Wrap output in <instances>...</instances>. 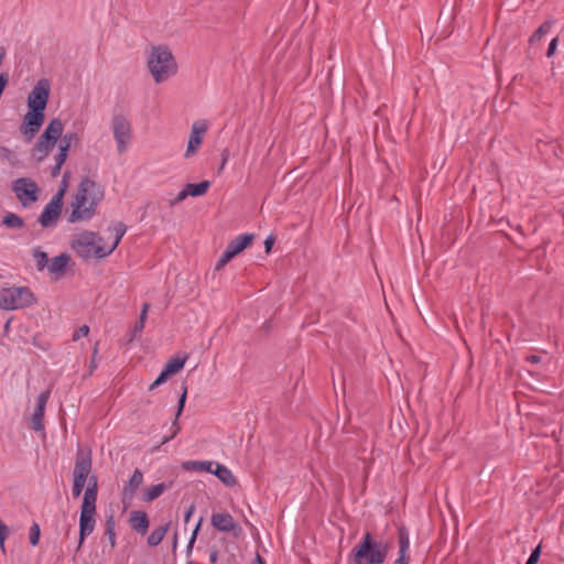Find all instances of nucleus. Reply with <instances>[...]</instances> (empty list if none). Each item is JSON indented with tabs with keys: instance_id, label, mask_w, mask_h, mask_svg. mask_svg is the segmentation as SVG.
<instances>
[{
	"instance_id": "1",
	"label": "nucleus",
	"mask_w": 564,
	"mask_h": 564,
	"mask_svg": "<svg viewBox=\"0 0 564 564\" xmlns=\"http://www.w3.org/2000/svg\"><path fill=\"white\" fill-rule=\"evenodd\" d=\"M90 473L91 454L88 451L79 449L76 455L73 471V496L78 498L82 495L87 480L88 484L80 506L78 547H80L85 539L94 532L96 525L98 485L96 477L90 476Z\"/></svg>"
},
{
	"instance_id": "2",
	"label": "nucleus",
	"mask_w": 564,
	"mask_h": 564,
	"mask_svg": "<svg viewBox=\"0 0 564 564\" xmlns=\"http://www.w3.org/2000/svg\"><path fill=\"white\" fill-rule=\"evenodd\" d=\"M63 121L59 118L52 119L37 139L31 152L32 158L35 161L42 162L48 156L59 140L57 144V153L54 156L55 164L51 171L53 177H56L59 174L62 166L66 162L69 149L79 144V137L77 132L68 131L65 134H63Z\"/></svg>"
},
{
	"instance_id": "3",
	"label": "nucleus",
	"mask_w": 564,
	"mask_h": 564,
	"mask_svg": "<svg viewBox=\"0 0 564 564\" xmlns=\"http://www.w3.org/2000/svg\"><path fill=\"white\" fill-rule=\"evenodd\" d=\"M126 230V225L122 223H118L112 228H109V242H106L105 238L98 236L96 232L83 231L74 238L72 247L76 253L84 259H101L109 256L117 248Z\"/></svg>"
},
{
	"instance_id": "4",
	"label": "nucleus",
	"mask_w": 564,
	"mask_h": 564,
	"mask_svg": "<svg viewBox=\"0 0 564 564\" xmlns=\"http://www.w3.org/2000/svg\"><path fill=\"white\" fill-rule=\"evenodd\" d=\"M105 193L102 186L90 180H82L69 205V223L86 221L94 217L97 206L104 199Z\"/></svg>"
},
{
	"instance_id": "5",
	"label": "nucleus",
	"mask_w": 564,
	"mask_h": 564,
	"mask_svg": "<svg viewBox=\"0 0 564 564\" xmlns=\"http://www.w3.org/2000/svg\"><path fill=\"white\" fill-rule=\"evenodd\" d=\"M147 69L156 85L169 82L178 72V64L167 44L151 45L145 54Z\"/></svg>"
},
{
	"instance_id": "6",
	"label": "nucleus",
	"mask_w": 564,
	"mask_h": 564,
	"mask_svg": "<svg viewBox=\"0 0 564 564\" xmlns=\"http://www.w3.org/2000/svg\"><path fill=\"white\" fill-rule=\"evenodd\" d=\"M389 553V545L373 540L367 532L362 541L352 550L355 564H383Z\"/></svg>"
},
{
	"instance_id": "7",
	"label": "nucleus",
	"mask_w": 564,
	"mask_h": 564,
	"mask_svg": "<svg viewBox=\"0 0 564 564\" xmlns=\"http://www.w3.org/2000/svg\"><path fill=\"white\" fill-rule=\"evenodd\" d=\"M36 297L28 286L9 285L0 289V308L7 311L29 307Z\"/></svg>"
},
{
	"instance_id": "8",
	"label": "nucleus",
	"mask_w": 564,
	"mask_h": 564,
	"mask_svg": "<svg viewBox=\"0 0 564 564\" xmlns=\"http://www.w3.org/2000/svg\"><path fill=\"white\" fill-rule=\"evenodd\" d=\"M111 130L119 154H123L132 143V126L123 115H115L111 119Z\"/></svg>"
},
{
	"instance_id": "9",
	"label": "nucleus",
	"mask_w": 564,
	"mask_h": 564,
	"mask_svg": "<svg viewBox=\"0 0 564 564\" xmlns=\"http://www.w3.org/2000/svg\"><path fill=\"white\" fill-rule=\"evenodd\" d=\"M208 129L209 122L206 119H198L192 123L186 150L184 152L185 159H191L198 152L208 132Z\"/></svg>"
},
{
	"instance_id": "10",
	"label": "nucleus",
	"mask_w": 564,
	"mask_h": 564,
	"mask_svg": "<svg viewBox=\"0 0 564 564\" xmlns=\"http://www.w3.org/2000/svg\"><path fill=\"white\" fill-rule=\"evenodd\" d=\"M12 191L18 200L28 207L35 203L39 197L40 188L37 184L29 177H20L12 183Z\"/></svg>"
},
{
	"instance_id": "11",
	"label": "nucleus",
	"mask_w": 564,
	"mask_h": 564,
	"mask_svg": "<svg viewBox=\"0 0 564 564\" xmlns=\"http://www.w3.org/2000/svg\"><path fill=\"white\" fill-rule=\"evenodd\" d=\"M51 85L46 78L36 82L26 100L28 109L45 111L50 98Z\"/></svg>"
},
{
	"instance_id": "12",
	"label": "nucleus",
	"mask_w": 564,
	"mask_h": 564,
	"mask_svg": "<svg viewBox=\"0 0 564 564\" xmlns=\"http://www.w3.org/2000/svg\"><path fill=\"white\" fill-rule=\"evenodd\" d=\"M63 196L64 188L59 189L44 207L39 219L43 227H50L57 221L63 206Z\"/></svg>"
},
{
	"instance_id": "13",
	"label": "nucleus",
	"mask_w": 564,
	"mask_h": 564,
	"mask_svg": "<svg viewBox=\"0 0 564 564\" xmlns=\"http://www.w3.org/2000/svg\"><path fill=\"white\" fill-rule=\"evenodd\" d=\"M45 119V113L39 110L28 109L23 117L22 124L20 127L21 133L28 141H31L34 135L40 131Z\"/></svg>"
},
{
	"instance_id": "14",
	"label": "nucleus",
	"mask_w": 564,
	"mask_h": 564,
	"mask_svg": "<svg viewBox=\"0 0 564 564\" xmlns=\"http://www.w3.org/2000/svg\"><path fill=\"white\" fill-rule=\"evenodd\" d=\"M212 525L221 532H236L240 531V527L235 521L231 514L227 512H217L212 516Z\"/></svg>"
},
{
	"instance_id": "15",
	"label": "nucleus",
	"mask_w": 564,
	"mask_h": 564,
	"mask_svg": "<svg viewBox=\"0 0 564 564\" xmlns=\"http://www.w3.org/2000/svg\"><path fill=\"white\" fill-rule=\"evenodd\" d=\"M48 398H50V391L46 390V391L40 393L36 399V405H35V409H34V412H33L32 419H31L32 429L35 431H41L44 427L43 417H44L45 406L48 401Z\"/></svg>"
},
{
	"instance_id": "16",
	"label": "nucleus",
	"mask_w": 564,
	"mask_h": 564,
	"mask_svg": "<svg viewBox=\"0 0 564 564\" xmlns=\"http://www.w3.org/2000/svg\"><path fill=\"white\" fill-rule=\"evenodd\" d=\"M254 235L243 234L234 238L226 247V250L235 258L241 253L253 241Z\"/></svg>"
},
{
	"instance_id": "17",
	"label": "nucleus",
	"mask_w": 564,
	"mask_h": 564,
	"mask_svg": "<svg viewBox=\"0 0 564 564\" xmlns=\"http://www.w3.org/2000/svg\"><path fill=\"white\" fill-rule=\"evenodd\" d=\"M186 360H187V356L186 355H184V356H175V357L171 358L166 362V365L163 368V370L161 371V373L166 379H169L170 377L176 375L177 372H180L184 368Z\"/></svg>"
},
{
	"instance_id": "18",
	"label": "nucleus",
	"mask_w": 564,
	"mask_h": 564,
	"mask_svg": "<svg viewBox=\"0 0 564 564\" xmlns=\"http://www.w3.org/2000/svg\"><path fill=\"white\" fill-rule=\"evenodd\" d=\"M214 467L212 468L210 474L217 476V478L228 487H232L236 485V478L225 465L219 463H214Z\"/></svg>"
},
{
	"instance_id": "19",
	"label": "nucleus",
	"mask_w": 564,
	"mask_h": 564,
	"mask_svg": "<svg viewBox=\"0 0 564 564\" xmlns=\"http://www.w3.org/2000/svg\"><path fill=\"white\" fill-rule=\"evenodd\" d=\"M149 519L143 511H132L130 514L131 528L138 533L144 534L149 528Z\"/></svg>"
},
{
	"instance_id": "20",
	"label": "nucleus",
	"mask_w": 564,
	"mask_h": 564,
	"mask_svg": "<svg viewBox=\"0 0 564 564\" xmlns=\"http://www.w3.org/2000/svg\"><path fill=\"white\" fill-rule=\"evenodd\" d=\"M68 256L65 253H62L52 260H50V263L47 265L48 272L53 274L55 278H59L64 274L65 269L68 263Z\"/></svg>"
},
{
	"instance_id": "21",
	"label": "nucleus",
	"mask_w": 564,
	"mask_h": 564,
	"mask_svg": "<svg viewBox=\"0 0 564 564\" xmlns=\"http://www.w3.org/2000/svg\"><path fill=\"white\" fill-rule=\"evenodd\" d=\"M214 465V462L208 460H186L182 464V468L185 470L210 473Z\"/></svg>"
},
{
	"instance_id": "22",
	"label": "nucleus",
	"mask_w": 564,
	"mask_h": 564,
	"mask_svg": "<svg viewBox=\"0 0 564 564\" xmlns=\"http://www.w3.org/2000/svg\"><path fill=\"white\" fill-rule=\"evenodd\" d=\"M169 529H170V523H165V524L154 529L151 532V534L148 536V544L150 546L159 545L163 541V539L166 535Z\"/></svg>"
},
{
	"instance_id": "23",
	"label": "nucleus",
	"mask_w": 564,
	"mask_h": 564,
	"mask_svg": "<svg viewBox=\"0 0 564 564\" xmlns=\"http://www.w3.org/2000/svg\"><path fill=\"white\" fill-rule=\"evenodd\" d=\"M167 488L165 484H158L151 487H148L143 490L142 499L145 502H151L155 499H158Z\"/></svg>"
},
{
	"instance_id": "24",
	"label": "nucleus",
	"mask_w": 564,
	"mask_h": 564,
	"mask_svg": "<svg viewBox=\"0 0 564 564\" xmlns=\"http://www.w3.org/2000/svg\"><path fill=\"white\" fill-rule=\"evenodd\" d=\"M209 186H210V183L208 181H203L197 184L188 183L184 186V188L187 193V196L197 197V196H202V195L206 194Z\"/></svg>"
},
{
	"instance_id": "25",
	"label": "nucleus",
	"mask_w": 564,
	"mask_h": 564,
	"mask_svg": "<svg viewBox=\"0 0 564 564\" xmlns=\"http://www.w3.org/2000/svg\"><path fill=\"white\" fill-rule=\"evenodd\" d=\"M410 536L406 529L401 528L399 530V556L410 557Z\"/></svg>"
},
{
	"instance_id": "26",
	"label": "nucleus",
	"mask_w": 564,
	"mask_h": 564,
	"mask_svg": "<svg viewBox=\"0 0 564 564\" xmlns=\"http://www.w3.org/2000/svg\"><path fill=\"white\" fill-rule=\"evenodd\" d=\"M3 225L8 228H21L23 226V220L21 217L13 213H9L3 217Z\"/></svg>"
},
{
	"instance_id": "27",
	"label": "nucleus",
	"mask_w": 564,
	"mask_h": 564,
	"mask_svg": "<svg viewBox=\"0 0 564 564\" xmlns=\"http://www.w3.org/2000/svg\"><path fill=\"white\" fill-rule=\"evenodd\" d=\"M552 21H546L532 34L530 41L535 42L540 41L545 34H547L552 29Z\"/></svg>"
},
{
	"instance_id": "28",
	"label": "nucleus",
	"mask_w": 564,
	"mask_h": 564,
	"mask_svg": "<svg viewBox=\"0 0 564 564\" xmlns=\"http://www.w3.org/2000/svg\"><path fill=\"white\" fill-rule=\"evenodd\" d=\"M33 257L35 259L36 267L39 270H43L44 268H47L50 260H48L47 254L44 251L36 249L33 251Z\"/></svg>"
},
{
	"instance_id": "29",
	"label": "nucleus",
	"mask_w": 564,
	"mask_h": 564,
	"mask_svg": "<svg viewBox=\"0 0 564 564\" xmlns=\"http://www.w3.org/2000/svg\"><path fill=\"white\" fill-rule=\"evenodd\" d=\"M106 535L109 539L111 547H115L116 545V531H115V520L112 517H110L106 521Z\"/></svg>"
},
{
	"instance_id": "30",
	"label": "nucleus",
	"mask_w": 564,
	"mask_h": 564,
	"mask_svg": "<svg viewBox=\"0 0 564 564\" xmlns=\"http://www.w3.org/2000/svg\"><path fill=\"white\" fill-rule=\"evenodd\" d=\"M143 481V474L141 470L135 469L130 478L129 486L131 491H135Z\"/></svg>"
},
{
	"instance_id": "31",
	"label": "nucleus",
	"mask_w": 564,
	"mask_h": 564,
	"mask_svg": "<svg viewBox=\"0 0 564 564\" xmlns=\"http://www.w3.org/2000/svg\"><path fill=\"white\" fill-rule=\"evenodd\" d=\"M41 530L37 523H33L30 528V543L35 546L39 544Z\"/></svg>"
},
{
	"instance_id": "32",
	"label": "nucleus",
	"mask_w": 564,
	"mask_h": 564,
	"mask_svg": "<svg viewBox=\"0 0 564 564\" xmlns=\"http://www.w3.org/2000/svg\"><path fill=\"white\" fill-rule=\"evenodd\" d=\"M232 259H234V257L227 250H225L224 253L218 259V261L215 265V270H217V271L223 270L226 267V264L229 261H231Z\"/></svg>"
},
{
	"instance_id": "33",
	"label": "nucleus",
	"mask_w": 564,
	"mask_h": 564,
	"mask_svg": "<svg viewBox=\"0 0 564 564\" xmlns=\"http://www.w3.org/2000/svg\"><path fill=\"white\" fill-rule=\"evenodd\" d=\"M144 324L142 321H138L131 330V335L129 340L132 341L144 328Z\"/></svg>"
},
{
	"instance_id": "34",
	"label": "nucleus",
	"mask_w": 564,
	"mask_h": 564,
	"mask_svg": "<svg viewBox=\"0 0 564 564\" xmlns=\"http://www.w3.org/2000/svg\"><path fill=\"white\" fill-rule=\"evenodd\" d=\"M541 555V546L538 545L530 554L525 564H536Z\"/></svg>"
},
{
	"instance_id": "35",
	"label": "nucleus",
	"mask_w": 564,
	"mask_h": 564,
	"mask_svg": "<svg viewBox=\"0 0 564 564\" xmlns=\"http://www.w3.org/2000/svg\"><path fill=\"white\" fill-rule=\"evenodd\" d=\"M89 334V327L87 325L80 326L73 335L74 340H78L80 337H86Z\"/></svg>"
},
{
	"instance_id": "36",
	"label": "nucleus",
	"mask_w": 564,
	"mask_h": 564,
	"mask_svg": "<svg viewBox=\"0 0 564 564\" xmlns=\"http://www.w3.org/2000/svg\"><path fill=\"white\" fill-rule=\"evenodd\" d=\"M187 193L185 191V188H183L177 195L176 197H174L173 199L170 200L169 205L170 206H175L177 204H180L181 202H183L185 198H187Z\"/></svg>"
},
{
	"instance_id": "37",
	"label": "nucleus",
	"mask_w": 564,
	"mask_h": 564,
	"mask_svg": "<svg viewBox=\"0 0 564 564\" xmlns=\"http://www.w3.org/2000/svg\"><path fill=\"white\" fill-rule=\"evenodd\" d=\"M186 394H187V388L184 387L183 389V393L178 400V406H177V413H176V419L181 415L183 409H184V405H185V402H186Z\"/></svg>"
},
{
	"instance_id": "38",
	"label": "nucleus",
	"mask_w": 564,
	"mask_h": 564,
	"mask_svg": "<svg viewBox=\"0 0 564 564\" xmlns=\"http://www.w3.org/2000/svg\"><path fill=\"white\" fill-rule=\"evenodd\" d=\"M202 522H203V518H199V520H198V522L196 523L195 529H194V531H193V533H192V536H191V539H189V541H188V549H192V547H193V544L195 543L196 536H197L198 531H199V529H200Z\"/></svg>"
},
{
	"instance_id": "39",
	"label": "nucleus",
	"mask_w": 564,
	"mask_h": 564,
	"mask_svg": "<svg viewBox=\"0 0 564 564\" xmlns=\"http://www.w3.org/2000/svg\"><path fill=\"white\" fill-rule=\"evenodd\" d=\"M8 535H9V528L6 524L0 525V546L2 549L4 547V540L7 539Z\"/></svg>"
},
{
	"instance_id": "40",
	"label": "nucleus",
	"mask_w": 564,
	"mask_h": 564,
	"mask_svg": "<svg viewBox=\"0 0 564 564\" xmlns=\"http://www.w3.org/2000/svg\"><path fill=\"white\" fill-rule=\"evenodd\" d=\"M166 380L167 379L162 373H160L159 377L150 386V390H154L156 387L163 384Z\"/></svg>"
},
{
	"instance_id": "41",
	"label": "nucleus",
	"mask_w": 564,
	"mask_h": 564,
	"mask_svg": "<svg viewBox=\"0 0 564 564\" xmlns=\"http://www.w3.org/2000/svg\"><path fill=\"white\" fill-rule=\"evenodd\" d=\"M166 380L167 379L162 373H160L159 377L150 386V390H154L156 387L163 384Z\"/></svg>"
},
{
	"instance_id": "42",
	"label": "nucleus",
	"mask_w": 564,
	"mask_h": 564,
	"mask_svg": "<svg viewBox=\"0 0 564 564\" xmlns=\"http://www.w3.org/2000/svg\"><path fill=\"white\" fill-rule=\"evenodd\" d=\"M556 46H557V39H553L549 45V48H547V52H546V56L547 57H551L554 55L555 51H556Z\"/></svg>"
},
{
	"instance_id": "43",
	"label": "nucleus",
	"mask_w": 564,
	"mask_h": 564,
	"mask_svg": "<svg viewBox=\"0 0 564 564\" xmlns=\"http://www.w3.org/2000/svg\"><path fill=\"white\" fill-rule=\"evenodd\" d=\"M149 308H150V304L149 303H144L143 306H142L141 313H140L139 321H142L143 323H145Z\"/></svg>"
},
{
	"instance_id": "44",
	"label": "nucleus",
	"mask_w": 564,
	"mask_h": 564,
	"mask_svg": "<svg viewBox=\"0 0 564 564\" xmlns=\"http://www.w3.org/2000/svg\"><path fill=\"white\" fill-rule=\"evenodd\" d=\"M273 243H274V238L272 236H269L264 241V248H265L267 253H269L271 251Z\"/></svg>"
},
{
	"instance_id": "45",
	"label": "nucleus",
	"mask_w": 564,
	"mask_h": 564,
	"mask_svg": "<svg viewBox=\"0 0 564 564\" xmlns=\"http://www.w3.org/2000/svg\"><path fill=\"white\" fill-rule=\"evenodd\" d=\"M195 511V506L191 505L185 513L184 522L187 523L191 520V517L193 516Z\"/></svg>"
},
{
	"instance_id": "46",
	"label": "nucleus",
	"mask_w": 564,
	"mask_h": 564,
	"mask_svg": "<svg viewBox=\"0 0 564 564\" xmlns=\"http://www.w3.org/2000/svg\"><path fill=\"white\" fill-rule=\"evenodd\" d=\"M97 351H98V349H97V346H96L95 349H94V352H93L91 361H90V367H89L90 371H89V373H93V371L97 368V364H96V359H95V357L97 355Z\"/></svg>"
},
{
	"instance_id": "47",
	"label": "nucleus",
	"mask_w": 564,
	"mask_h": 564,
	"mask_svg": "<svg viewBox=\"0 0 564 564\" xmlns=\"http://www.w3.org/2000/svg\"><path fill=\"white\" fill-rule=\"evenodd\" d=\"M527 360L532 364H539L541 361V357H539L536 355H531L527 358Z\"/></svg>"
},
{
	"instance_id": "48",
	"label": "nucleus",
	"mask_w": 564,
	"mask_h": 564,
	"mask_svg": "<svg viewBox=\"0 0 564 564\" xmlns=\"http://www.w3.org/2000/svg\"><path fill=\"white\" fill-rule=\"evenodd\" d=\"M409 560L410 557L398 556V558L394 561V564H408Z\"/></svg>"
},
{
	"instance_id": "49",
	"label": "nucleus",
	"mask_w": 564,
	"mask_h": 564,
	"mask_svg": "<svg viewBox=\"0 0 564 564\" xmlns=\"http://www.w3.org/2000/svg\"><path fill=\"white\" fill-rule=\"evenodd\" d=\"M177 542H178L177 533L175 532L173 535V549L174 550L177 547Z\"/></svg>"
},
{
	"instance_id": "50",
	"label": "nucleus",
	"mask_w": 564,
	"mask_h": 564,
	"mask_svg": "<svg viewBox=\"0 0 564 564\" xmlns=\"http://www.w3.org/2000/svg\"><path fill=\"white\" fill-rule=\"evenodd\" d=\"M10 153V150L7 148H0V155H7Z\"/></svg>"
},
{
	"instance_id": "51",
	"label": "nucleus",
	"mask_w": 564,
	"mask_h": 564,
	"mask_svg": "<svg viewBox=\"0 0 564 564\" xmlns=\"http://www.w3.org/2000/svg\"><path fill=\"white\" fill-rule=\"evenodd\" d=\"M66 187H67V180H66V176H64V180L62 182V186L59 189L64 188V192L66 191Z\"/></svg>"
},
{
	"instance_id": "52",
	"label": "nucleus",
	"mask_w": 564,
	"mask_h": 564,
	"mask_svg": "<svg viewBox=\"0 0 564 564\" xmlns=\"http://www.w3.org/2000/svg\"><path fill=\"white\" fill-rule=\"evenodd\" d=\"M256 563H257V564H264V561L261 558V556H260V555H257V557H256Z\"/></svg>"
},
{
	"instance_id": "53",
	"label": "nucleus",
	"mask_w": 564,
	"mask_h": 564,
	"mask_svg": "<svg viewBox=\"0 0 564 564\" xmlns=\"http://www.w3.org/2000/svg\"><path fill=\"white\" fill-rule=\"evenodd\" d=\"M216 560V555H212V561H215Z\"/></svg>"
}]
</instances>
